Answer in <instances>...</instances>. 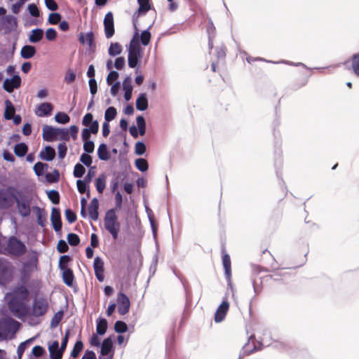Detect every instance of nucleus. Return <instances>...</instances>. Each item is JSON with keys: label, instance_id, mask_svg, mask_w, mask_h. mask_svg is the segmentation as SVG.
Wrapping results in <instances>:
<instances>
[{"label": "nucleus", "instance_id": "47", "mask_svg": "<svg viewBox=\"0 0 359 359\" xmlns=\"http://www.w3.org/2000/svg\"><path fill=\"white\" fill-rule=\"evenodd\" d=\"M114 330L117 333H124L128 330V326L123 321L118 320L114 324Z\"/></svg>", "mask_w": 359, "mask_h": 359}, {"label": "nucleus", "instance_id": "26", "mask_svg": "<svg viewBox=\"0 0 359 359\" xmlns=\"http://www.w3.org/2000/svg\"><path fill=\"white\" fill-rule=\"evenodd\" d=\"M43 34L44 32L41 28L34 29L30 32L29 41L30 43H36L43 39Z\"/></svg>", "mask_w": 359, "mask_h": 359}, {"label": "nucleus", "instance_id": "50", "mask_svg": "<svg viewBox=\"0 0 359 359\" xmlns=\"http://www.w3.org/2000/svg\"><path fill=\"white\" fill-rule=\"evenodd\" d=\"M67 241L70 245L76 246L80 243V238L79 236L74 233H70L67 235Z\"/></svg>", "mask_w": 359, "mask_h": 359}, {"label": "nucleus", "instance_id": "28", "mask_svg": "<svg viewBox=\"0 0 359 359\" xmlns=\"http://www.w3.org/2000/svg\"><path fill=\"white\" fill-rule=\"evenodd\" d=\"M6 109L4 111V118L6 120H11L15 115V109L13 103L9 100L5 101Z\"/></svg>", "mask_w": 359, "mask_h": 359}, {"label": "nucleus", "instance_id": "8", "mask_svg": "<svg viewBox=\"0 0 359 359\" xmlns=\"http://www.w3.org/2000/svg\"><path fill=\"white\" fill-rule=\"evenodd\" d=\"M15 203H16L18 212L22 217H27L30 215L31 201L29 199L25 196H22L20 197H18Z\"/></svg>", "mask_w": 359, "mask_h": 359}, {"label": "nucleus", "instance_id": "4", "mask_svg": "<svg viewBox=\"0 0 359 359\" xmlns=\"http://www.w3.org/2000/svg\"><path fill=\"white\" fill-rule=\"evenodd\" d=\"M26 300L11 297L8 303L9 311L12 314L18 318H22L27 316L29 308L25 303Z\"/></svg>", "mask_w": 359, "mask_h": 359}, {"label": "nucleus", "instance_id": "41", "mask_svg": "<svg viewBox=\"0 0 359 359\" xmlns=\"http://www.w3.org/2000/svg\"><path fill=\"white\" fill-rule=\"evenodd\" d=\"M83 344L81 340H78L76 341V342L75 343L74 347H73V349L71 352V356L73 358H76L81 351L83 350Z\"/></svg>", "mask_w": 359, "mask_h": 359}, {"label": "nucleus", "instance_id": "6", "mask_svg": "<svg viewBox=\"0 0 359 359\" xmlns=\"http://www.w3.org/2000/svg\"><path fill=\"white\" fill-rule=\"evenodd\" d=\"M20 326V323L11 318H3L0 320V339H5L11 331L16 332Z\"/></svg>", "mask_w": 359, "mask_h": 359}, {"label": "nucleus", "instance_id": "27", "mask_svg": "<svg viewBox=\"0 0 359 359\" xmlns=\"http://www.w3.org/2000/svg\"><path fill=\"white\" fill-rule=\"evenodd\" d=\"M62 279L67 286H72L74 280V276L72 270L69 269H62Z\"/></svg>", "mask_w": 359, "mask_h": 359}, {"label": "nucleus", "instance_id": "55", "mask_svg": "<svg viewBox=\"0 0 359 359\" xmlns=\"http://www.w3.org/2000/svg\"><path fill=\"white\" fill-rule=\"evenodd\" d=\"M118 73L116 71H110L107 77V83L108 85H111L116 81H118Z\"/></svg>", "mask_w": 359, "mask_h": 359}, {"label": "nucleus", "instance_id": "21", "mask_svg": "<svg viewBox=\"0 0 359 359\" xmlns=\"http://www.w3.org/2000/svg\"><path fill=\"white\" fill-rule=\"evenodd\" d=\"M139 4V8L133 15V18H138L140 15L145 14L147 11L151 9V5L149 0H137Z\"/></svg>", "mask_w": 359, "mask_h": 359}, {"label": "nucleus", "instance_id": "53", "mask_svg": "<svg viewBox=\"0 0 359 359\" xmlns=\"http://www.w3.org/2000/svg\"><path fill=\"white\" fill-rule=\"evenodd\" d=\"M61 20V15L58 13H51L48 16V23L57 25Z\"/></svg>", "mask_w": 359, "mask_h": 359}, {"label": "nucleus", "instance_id": "51", "mask_svg": "<svg viewBox=\"0 0 359 359\" xmlns=\"http://www.w3.org/2000/svg\"><path fill=\"white\" fill-rule=\"evenodd\" d=\"M140 41L136 39H132L128 51H142Z\"/></svg>", "mask_w": 359, "mask_h": 359}, {"label": "nucleus", "instance_id": "2", "mask_svg": "<svg viewBox=\"0 0 359 359\" xmlns=\"http://www.w3.org/2000/svg\"><path fill=\"white\" fill-rule=\"evenodd\" d=\"M27 250L25 244L15 236L8 237L1 246V253L11 257H21L25 255Z\"/></svg>", "mask_w": 359, "mask_h": 359}, {"label": "nucleus", "instance_id": "13", "mask_svg": "<svg viewBox=\"0 0 359 359\" xmlns=\"http://www.w3.org/2000/svg\"><path fill=\"white\" fill-rule=\"evenodd\" d=\"M222 264L225 271V276L228 280H231V262L230 256L226 252L225 246L223 245L222 249Z\"/></svg>", "mask_w": 359, "mask_h": 359}, {"label": "nucleus", "instance_id": "43", "mask_svg": "<svg viewBox=\"0 0 359 359\" xmlns=\"http://www.w3.org/2000/svg\"><path fill=\"white\" fill-rule=\"evenodd\" d=\"M57 137L60 140L69 141L70 139L69 130L67 128H57Z\"/></svg>", "mask_w": 359, "mask_h": 359}, {"label": "nucleus", "instance_id": "58", "mask_svg": "<svg viewBox=\"0 0 359 359\" xmlns=\"http://www.w3.org/2000/svg\"><path fill=\"white\" fill-rule=\"evenodd\" d=\"M57 37V32L54 28L50 27L46 32V38L48 41H53Z\"/></svg>", "mask_w": 359, "mask_h": 359}, {"label": "nucleus", "instance_id": "48", "mask_svg": "<svg viewBox=\"0 0 359 359\" xmlns=\"http://www.w3.org/2000/svg\"><path fill=\"white\" fill-rule=\"evenodd\" d=\"M48 197L50 201L56 205L60 203V194L56 190H50L48 192Z\"/></svg>", "mask_w": 359, "mask_h": 359}, {"label": "nucleus", "instance_id": "61", "mask_svg": "<svg viewBox=\"0 0 359 359\" xmlns=\"http://www.w3.org/2000/svg\"><path fill=\"white\" fill-rule=\"evenodd\" d=\"M83 149L86 152L90 154L93 153L95 148L94 142L91 140L83 141Z\"/></svg>", "mask_w": 359, "mask_h": 359}, {"label": "nucleus", "instance_id": "60", "mask_svg": "<svg viewBox=\"0 0 359 359\" xmlns=\"http://www.w3.org/2000/svg\"><path fill=\"white\" fill-rule=\"evenodd\" d=\"M58 150V156L60 158L62 159L65 158L67 154V147L65 143H60L57 147Z\"/></svg>", "mask_w": 359, "mask_h": 359}, {"label": "nucleus", "instance_id": "62", "mask_svg": "<svg viewBox=\"0 0 359 359\" xmlns=\"http://www.w3.org/2000/svg\"><path fill=\"white\" fill-rule=\"evenodd\" d=\"M57 249L59 252L65 253L67 252L69 247L65 241L60 240L57 243Z\"/></svg>", "mask_w": 359, "mask_h": 359}, {"label": "nucleus", "instance_id": "31", "mask_svg": "<svg viewBox=\"0 0 359 359\" xmlns=\"http://www.w3.org/2000/svg\"><path fill=\"white\" fill-rule=\"evenodd\" d=\"M153 24H154V22H152L151 25H150L149 26V27L147 29L143 30L140 34V41L144 46H147L150 42L151 33L149 32V29L151 27V26L153 25Z\"/></svg>", "mask_w": 359, "mask_h": 359}, {"label": "nucleus", "instance_id": "17", "mask_svg": "<svg viewBox=\"0 0 359 359\" xmlns=\"http://www.w3.org/2000/svg\"><path fill=\"white\" fill-rule=\"evenodd\" d=\"M50 220L52 222L53 227L56 232H59L62 229V220L60 216V212L59 209L53 208L50 215Z\"/></svg>", "mask_w": 359, "mask_h": 359}, {"label": "nucleus", "instance_id": "30", "mask_svg": "<svg viewBox=\"0 0 359 359\" xmlns=\"http://www.w3.org/2000/svg\"><path fill=\"white\" fill-rule=\"evenodd\" d=\"M106 187V175H100L95 181L96 190L99 194H102Z\"/></svg>", "mask_w": 359, "mask_h": 359}, {"label": "nucleus", "instance_id": "34", "mask_svg": "<svg viewBox=\"0 0 359 359\" xmlns=\"http://www.w3.org/2000/svg\"><path fill=\"white\" fill-rule=\"evenodd\" d=\"M122 52V47L121 46L117 43V42H115V43H113L111 42L110 43V46L108 49V54L111 56V57H114L116 55H118L119 54H121V53Z\"/></svg>", "mask_w": 359, "mask_h": 359}, {"label": "nucleus", "instance_id": "15", "mask_svg": "<svg viewBox=\"0 0 359 359\" xmlns=\"http://www.w3.org/2000/svg\"><path fill=\"white\" fill-rule=\"evenodd\" d=\"M93 268L95 271V275L97 279L100 282H102L104 280V262L100 257H96L94 259Z\"/></svg>", "mask_w": 359, "mask_h": 359}, {"label": "nucleus", "instance_id": "52", "mask_svg": "<svg viewBox=\"0 0 359 359\" xmlns=\"http://www.w3.org/2000/svg\"><path fill=\"white\" fill-rule=\"evenodd\" d=\"M85 172H86V169L83 167V165H82L80 163H77L75 165L74 169V176L75 177L80 178V177H83Z\"/></svg>", "mask_w": 359, "mask_h": 359}, {"label": "nucleus", "instance_id": "54", "mask_svg": "<svg viewBox=\"0 0 359 359\" xmlns=\"http://www.w3.org/2000/svg\"><path fill=\"white\" fill-rule=\"evenodd\" d=\"M65 215L69 223L72 224L76 222V215L71 209L65 210Z\"/></svg>", "mask_w": 359, "mask_h": 359}, {"label": "nucleus", "instance_id": "7", "mask_svg": "<svg viewBox=\"0 0 359 359\" xmlns=\"http://www.w3.org/2000/svg\"><path fill=\"white\" fill-rule=\"evenodd\" d=\"M48 303L46 298H36L32 304V315L35 317L43 316L48 310Z\"/></svg>", "mask_w": 359, "mask_h": 359}, {"label": "nucleus", "instance_id": "32", "mask_svg": "<svg viewBox=\"0 0 359 359\" xmlns=\"http://www.w3.org/2000/svg\"><path fill=\"white\" fill-rule=\"evenodd\" d=\"M148 107V101L145 94H141L136 100V108L140 111H144Z\"/></svg>", "mask_w": 359, "mask_h": 359}, {"label": "nucleus", "instance_id": "20", "mask_svg": "<svg viewBox=\"0 0 359 359\" xmlns=\"http://www.w3.org/2000/svg\"><path fill=\"white\" fill-rule=\"evenodd\" d=\"M99 201L98 199L96 198H94L91 200L88 211L90 218L93 221H97L99 217Z\"/></svg>", "mask_w": 359, "mask_h": 359}, {"label": "nucleus", "instance_id": "10", "mask_svg": "<svg viewBox=\"0 0 359 359\" xmlns=\"http://www.w3.org/2000/svg\"><path fill=\"white\" fill-rule=\"evenodd\" d=\"M104 28L106 38H111L114 34V17L111 12H108L104 16Z\"/></svg>", "mask_w": 359, "mask_h": 359}, {"label": "nucleus", "instance_id": "42", "mask_svg": "<svg viewBox=\"0 0 359 359\" xmlns=\"http://www.w3.org/2000/svg\"><path fill=\"white\" fill-rule=\"evenodd\" d=\"M69 332L70 331L69 330H67L65 332V335L64 337V338L62 339V341L61 343V346L60 347V349H59V353H58V356L57 358H62V355H63V353L65 352L66 348H67V343H68V339H69Z\"/></svg>", "mask_w": 359, "mask_h": 359}, {"label": "nucleus", "instance_id": "16", "mask_svg": "<svg viewBox=\"0 0 359 359\" xmlns=\"http://www.w3.org/2000/svg\"><path fill=\"white\" fill-rule=\"evenodd\" d=\"M79 42L81 44H85L86 41L88 46V49L91 53H94L95 51L96 45L94 41V34L93 32H88L85 36L83 33H81L79 36Z\"/></svg>", "mask_w": 359, "mask_h": 359}, {"label": "nucleus", "instance_id": "46", "mask_svg": "<svg viewBox=\"0 0 359 359\" xmlns=\"http://www.w3.org/2000/svg\"><path fill=\"white\" fill-rule=\"evenodd\" d=\"M135 166L139 170H140L142 172L147 171L149 168L148 163H147V160H145L144 158L137 159L135 161Z\"/></svg>", "mask_w": 359, "mask_h": 359}, {"label": "nucleus", "instance_id": "56", "mask_svg": "<svg viewBox=\"0 0 359 359\" xmlns=\"http://www.w3.org/2000/svg\"><path fill=\"white\" fill-rule=\"evenodd\" d=\"M71 258L68 255L61 256L59 260V267L61 270L65 269H69L67 267V264L70 262Z\"/></svg>", "mask_w": 359, "mask_h": 359}, {"label": "nucleus", "instance_id": "36", "mask_svg": "<svg viewBox=\"0 0 359 359\" xmlns=\"http://www.w3.org/2000/svg\"><path fill=\"white\" fill-rule=\"evenodd\" d=\"M41 157L43 159L46 161H52L55 156V151L53 148L50 146H46L45 147L44 152L41 153Z\"/></svg>", "mask_w": 359, "mask_h": 359}, {"label": "nucleus", "instance_id": "23", "mask_svg": "<svg viewBox=\"0 0 359 359\" xmlns=\"http://www.w3.org/2000/svg\"><path fill=\"white\" fill-rule=\"evenodd\" d=\"M53 109V105L49 102H43L39 104L35 111L38 116L43 117L51 114Z\"/></svg>", "mask_w": 359, "mask_h": 359}, {"label": "nucleus", "instance_id": "11", "mask_svg": "<svg viewBox=\"0 0 359 359\" xmlns=\"http://www.w3.org/2000/svg\"><path fill=\"white\" fill-rule=\"evenodd\" d=\"M128 63L130 68L135 69L137 73L140 67L141 52L142 51H128Z\"/></svg>", "mask_w": 359, "mask_h": 359}, {"label": "nucleus", "instance_id": "57", "mask_svg": "<svg viewBox=\"0 0 359 359\" xmlns=\"http://www.w3.org/2000/svg\"><path fill=\"white\" fill-rule=\"evenodd\" d=\"M27 9L29 11V14L35 18H37L40 15L39 10L36 4H31L28 6Z\"/></svg>", "mask_w": 359, "mask_h": 359}, {"label": "nucleus", "instance_id": "38", "mask_svg": "<svg viewBox=\"0 0 359 359\" xmlns=\"http://www.w3.org/2000/svg\"><path fill=\"white\" fill-rule=\"evenodd\" d=\"M107 321L104 318L100 319L97 323L96 331L100 335L105 334L107 330Z\"/></svg>", "mask_w": 359, "mask_h": 359}, {"label": "nucleus", "instance_id": "29", "mask_svg": "<svg viewBox=\"0 0 359 359\" xmlns=\"http://www.w3.org/2000/svg\"><path fill=\"white\" fill-rule=\"evenodd\" d=\"M113 343L110 338L105 339L101 346L100 353L102 355H107L112 351Z\"/></svg>", "mask_w": 359, "mask_h": 359}, {"label": "nucleus", "instance_id": "12", "mask_svg": "<svg viewBox=\"0 0 359 359\" xmlns=\"http://www.w3.org/2000/svg\"><path fill=\"white\" fill-rule=\"evenodd\" d=\"M229 309V303L227 300H224L222 304L217 308L215 313L214 320L216 323H220L224 320L226 313Z\"/></svg>", "mask_w": 359, "mask_h": 359}, {"label": "nucleus", "instance_id": "59", "mask_svg": "<svg viewBox=\"0 0 359 359\" xmlns=\"http://www.w3.org/2000/svg\"><path fill=\"white\" fill-rule=\"evenodd\" d=\"M75 79H76V73L71 69H68L67 71L65 76V81L67 83H71L75 80Z\"/></svg>", "mask_w": 359, "mask_h": 359}, {"label": "nucleus", "instance_id": "49", "mask_svg": "<svg viewBox=\"0 0 359 359\" xmlns=\"http://www.w3.org/2000/svg\"><path fill=\"white\" fill-rule=\"evenodd\" d=\"M48 168V165L41 162L36 163L34 166V170L36 175L41 176L43 175L45 168Z\"/></svg>", "mask_w": 359, "mask_h": 359}, {"label": "nucleus", "instance_id": "1", "mask_svg": "<svg viewBox=\"0 0 359 359\" xmlns=\"http://www.w3.org/2000/svg\"><path fill=\"white\" fill-rule=\"evenodd\" d=\"M122 196L119 191L115 194L116 209L108 210L104 217V227L111 234L114 241H116L121 231V223L118 221L116 210L122 205Z\"/></svg>", "mask_w": 359, "mask_h": 359}, {"label": "nucleus", "instance_id": "3", "mask_svg": "<svg viewBox=\"0 0 359 359\" xmlns=\"http://www.w3.org/2000/svg\"><path fill=\"white\" fill-rule=\"evenodd\" d=\"M28 259L22 263L20 269V280L23 284H27L29 280L32 273L37 269L38 255L32 250L28 255Z\"/></svg>", "mask_w": 359, "mask_h": 359}, {"label": "nucleus", "instance_id": "18", "mask_svg": "<svg viewBox=\"0 0 359 359\" xmlns=\"http://www.w3.org/2000/svg\"><path fill=\"white\" fill-rule=\"evenodd\" d=\"M21 84V78L17 74L13 75L12 78H7L4 80L3 88L4 90H13L14 88H18Z\"/></svg>", "mask_w": 359, "mask_h": 359}, {"label": "nucleus", "instance_id": "9", "mask_svg": "<svg viewBox=\"0 0 359 359\" xmlns=\"http://www.w3.org/2000/svg\"><path fill=\"white\" fill-rule=\"evenodd\" d=\"M116 302L119 314L123 316L128 313L130 306L129 298L124 293L118 292Z\"/></svg>", "mask_w": 359, "mask_h": 359}, {"label": "nucleus", "instance_id": "33", "mask_svg": "<svg viewBox=\"0 0 359 359\" xmlns=\"http://www.w3.org/2000/svg\"><path fill=\"white\" fill-rule=\"evenodd\" d=\"M59 343L57 341H54L50 345L48 346V350L50 353V359H61L62 358H57L58 353H59Z\"/></svg>", "mask_w": 359, "mask_h": 359}, {"label": "nucleus", "instance_id": "40", "mask_svg": "<svg viewBox=\"0 0 359 359\" xmlns=\"http://www.w3.org/2000/svg\"><path fill=\"white\" fill-rule=\"evenodd\" d=\"M64 312L62 311H59L56 313H55V315L53 316L50 320V327H56L62 320Z\"/></svg>", "mask_w": 359, "mask_h": 359}, {"label": "nucleus", "instance_id": "24", "mask_svg": "<svg viewBox=\"0 0 359 359\" xmlns=\"http://www.w3.org/2000/svg\"><path fill=\"white\" fill-rule=\"evenodd\" d=\"M32 210L36 212L37 223L41 227H44L46 223L47 213L44 209L38 206H34Z\"/></svg>", "mask_w": 359, "mask_h": 359}, {"label": "nucleus", "instance_id": "22", "mask_svg": "<svg viewBox=\"0 0 359 359\" xmlns=\"http://www.w3.org/2000/svg\"><path fill=\"white\" fill-rule=\"evenodd\" d=\"M12 269V264L4 259H0V280H4L10 273Z\"/></svg>", "mask_w": 359, "mask_h": 359}, {"label": "nucleus", "instance_id": "14", "mask_svg": "<svg viewBox=\"0 0 359 359\" xmlns=\"http://www.w3.org/2000/svg\"><path fill=\"white\" fill-rule=\"evenodd\" d=\"M25 284L16 286L11 294V297L27 300L29 297V290L25 285Z\"/></svg>", "mask_w": 359, "mask_h": 359}, {"label": "nucleus", "instance_id": "25", "mask_svg": "<svg viewBox=\"0 0 359 359\" xmlns=\"http://www.w3.org/2000/svg\"><path fill=\"white\" fill-rule=\"evenodd\" d=\"M36 48L32 45H25L20 50V55L23 59H30L36 54Z\"/></svg>", "mask_w": 359, "mask_h": 359}, {"label": "nucleus", "instance_id": "39", "mask_svg": "<svg viewBox=\"0 0 359 359\" xmlns=\"http://www.w3.org/2000/svg\"><path fill=\"white\" fill-rule=\"evenodd\" d=\"M351 62L353 72L359 77V53L352 55Z\"/></svg>", "mask_w": 359, "mask_h": 359}, {"label": "nucleus", "instance_id": "19", "mask_svg": "<svg viewBox=\"0 0 359 359\" xmlns=\"http://www.w3.org/2000/svg\"><path fill=\"white\" fill-rule=\"evenodd\" d=\"M43 139L46 142H53L57 139V128L45 125L43 127Z\"/></svg>", "mask_w": 359, "mask_h": 359}, {"label": "nucleus", "instance_id": "63", "mask_svg": "<svg viewBox=\"0 0 359 359\" xmlns=\"http://www.w3.org/2000/svg\"><path fill=\"white\" fill-rule=\"evenodd\" d=\"M32 353L35 357H41L44 354L45 349L41 346H35L33 347Z\"/></svg>", "mask_w": 359, "mask_h": 359}, {"label": "nucleus", "instance_id": "44", "mask_svg": "<svg viewBox=\"0 0 359 359\" xmlns=\"http://www.w3.org/2000/svg\"><path fill=\"white\" fill-rule=\"evenodd\" d=\"M116 109L114 107H109L107 109L104 114L105 121L109 122L114 119L116 116Z\"/></svg>", "mask_w": 359, "mask_h": 359}, {"label": "nucleus", "instance_id": "45", "mask_svg": "<svg viewBox=\"0 0 359 359\" xmlns=\"http://www.w3.org/2000/svg\"><path fill=\"white\" fill-rule=\"evenodd\" d=\"M55 120L59 123L65 124L69 121L70 118L64 112H58L55 116Z\"/></svg>", "mask_w": 359, "mask_h": 359}, {"label": "nucleus", "instance_id": "5", "mask_svg": "<svg viewBox=\"0 0 359 359\" xmlns=\"http://www.w3.org/2000/svg\"><path fill=\"white\" fill-rule=\"evenodd\" d=\"M17 198L15 189L8 187L0 189V208H10L15 203Z\"/></svg>", "mask_w": 359, "mask_h": 359}, {"label": "nucleus", "instance_id": "64", "mask_svg": "<svg viewBox=\"0 0 359 359\" xmlns=\"http://www.w3.org/2000/svg\"><path fill=\"white\" fill-rule=\"evenodd\" d=\"M135 153L137 155H142L146 151V146L143 142H138L135 144Z\"/></svg>", "mask_w": 359, "mask_h": 359}, {"label": "nucleus", "instance_id": "35", "mask_svg": "<svg viewBox=\"0 0 359 359\" xmlns=\"http://www.w3.org/2000/svg\"><path fill=\"white\" fill-rule=\"evenodd\" d=\"M97 155L100 160L107 161L109 158V154L107 151V147L105 144H101L97 149Z\"/></svg>", "mask_w": 359, "mask_h": 359}, {"label": "nucleus", "instance_id": "37", "mask_svg": "<svg viewBox=\"0 0 359 359\" xmlns=\"http://www.w3.org/2000/svg\"><path fill=\"white\" fill-rule=\"evenodd\" d=\"M28 151V147L25 143L17 144L14 147V153L19 157L25 156Z\"/></svg>", "mask_w": 359, "mask_h": 359}]
</instances>
